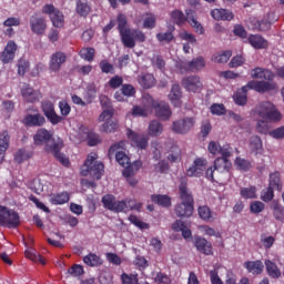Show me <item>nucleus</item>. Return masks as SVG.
Segmentation results:
<instances>
[{
  "mask_svg": "<svg viewBox=\"0 0 284 284\" xmlns=\"http://www.w3.org/2000/svg\"><path fill=\"white\" fill-rule=\"evenodd\" d=\"M129 34V41L125 42V40H122V45L124 48H135L136 47V41L140 43H145V33L143 31L138 30V29H131V31L128 33Z\"/></svg>",
  "mask_w": 284,
  "mask_h": 284,
  "instance_id": "15",
  "label": "nucleus"
},
{
  "mask_svg": "<svg viewBox=\"0 0 284 284\" xmlns=\"http://www.w3.org/2000/svg\"><path fill=\"white\" fill-rule=\"evenodd\" d=\"M122 284H139V274H126L121 275Z\"/></svg>",
  "mask_w": 284,
  "mask_h": 284,
  "instance_id": "58",
  "label": "nucleus"
},
{
  "mask_svg": "<svg viewBox=\"0 0 284 284\" xmlns=\"http://www.w3.org/2000/svg\"><path fill=\"white\" fill-rule=\"evenodd\" d=\"M50 19L54 28H63L65 23V18L63 16V12H61L60 10L54 11V13L50 17Z\"/></svg>",
  "mask_w": 284,
  "mask_h": 284,
  "instance_id": "48",
  "label": "nucleus"
},
{
  "mask_svg": "<svg viewBox=\"0 0 284 284\" xmlns=\"http://www.w3.org/2000/svg\"><path fill=\"white\" fill-rule=\"evenodd\" d=\"M265 210V204L261 201H254L250 205V211L252 214H261Z\"/></svg>",
  "mask_w": 284,
  "mask_h": 284,
  "instance_id": "63",
  "label": "nucleus"
},
{
  "mask_svg": "<svg viewBox=\"0 0 284 284\" xmlns=\"http://www.w3.org/2000/svg\"><path fill=\"white\" fill-rule=\"evenodd\" d=\"M122 150H125V141L112 144L109 149L108 156L109 159H113L115 156L116 163L122 168H125L126 165H130V156H128V154Z\"/></svg>",
  "mask_w": 284,
  "mask_h": 284,
  "instance_id": "5",
  "label": "nucleus"
},
{
  "mask_svg": "<svg viewBox=\"0 0 284 284\" xmlns=\"http://www.w3.org/2000/svg\"><path fill=\"white\" fill-rule=\"evenodd\" d=\"M183 97V91L181 90V85L173 84L171 88V92L169 94V99L173 105H181V98Z\"/></svg>",
  "mask_w": 284,
  "mask_h": 284,
  "instance_id": "37",
  "label": "nucleus"
},
{
  "mask_svg": "<svg viewBox=\"0 0 284 284\" xmlns=\"http://www.w3.org/2000/svg\"><path fill=\"white\" fill-rule=\"evenodd\" d=\"M207 168V160L203 158H197L194 160L193 165L186 170V176H201Z\"/></svg>",
  "mask_w": 284,
  "mask_h": 284,
  "instance_id": "19",
  "label": "nucleus"
},
{
  "mask_svg": "<svg viewBox=\"0 0 284 284\" xmlns=\"http://www.w3.org/2000/svg\"><path fill=\"white\" fill-rule=\"evenodd\" d=\"M257 114L262 119H265L266 121H272L273 123H277V121H281L283 119V115H281V112H278V109L271 102H262L257 106Z\"/></svg>",
  "mask_w": 284,
  "mask_h": 284,
  "instance_id": "6",
  "label": "nucleus"
},
{
  "mask_svg": "<svg viewBox=\"0 0 284 284\" xmlns=\"http://www.w3.org/2000/svg\"><path fill=\"white\" fill-rule=\"evenodd\" d=\"M244 267L247 272L255 275L263 274V270H265V265L261 260L247 261L244 263Z\"/></svg>",
  "mask_w": 284,
  "mask_h": 284,
  "instance_id": "30",
  "label": "nucleus"
},
{
  "mask_svg": "<svg viewBox=\"0 0 284 284\" xmlns=\"http://www.w3.org/2000/svg\"><path fill=\"white\" fill-rule=\"evenodd\" d=\"M116 22H118V30H119V32H120V39H121V41L123 42H126L128 43V41H130V36H129V33H130V31L132 30V29H130L129 27H128V17L125 16V14H123V13H120V14H118V17H116Z\"/></svg>",
  "mask_w": 284,
  "mask_h": 284,
  "instance_id": "18",
  "label": "nucleus"
},
{
  "mask_svg": "<svg viewBox=\"0 0 284 284\" xmlns=\"http://www.w3.org/2000/svg\"><path fill=\"white\" fill-rule=\"evenodd\" d=\"M32 156H34V153L32 151H27L26 149H19L18 152L14 154V161L21 164L24 161L32 159Z\"/></svg>",
  "mask_w": 284,
  "mask_h": 284,
  "instance_id": "46",
  "label": "nucleus"
},
{
  "mask_svg": "<svg viewBox=\"0 0 284 284\" xmlns=\"http://www.w3.org/2000/svg\"><path fill=\"white\" fill-rule=\"evenodd\" d=\"M195 123L196 120L194 118L186 116L173 122L172 130L175 134H187L194 128Z\"/></svg>",
  "mask_w": 284,
  "mask_h": 284,
  "instance_id": "11",
  "label": "nucleus"
},
{
  "mask_svg": "<svg viewBox=\"0 0 284 284\" xmlns=\"http://www.w3.org/2000/svg\"><path fill=\"white\" fill-rule=\"evenodd\" d=\"M83 263L89 267H99L103 265V260L94 253H89L83 257Z\"/></svg>",
  "mask_w": 284,
  "mask_h": 284,
  "instance_id": "38",
  "label": "nucleus"
},
{
  "mask_svg": "<svg viewBox=\"0 0 284 284\" xmlns=\"http://www.w3.org/2000/svg\"><path fill=\"white\" fill-rule=\"evenodd\" d=\"M156 39L160 43H172L174 41V33L172 31L160 32L156 34Z\"/></svg>",
  "mask_w": 284,
  "mask_h": 284,
  "instance_id": "57",
  "label": "nucleus"
},
{
  "mask_svg": "<svg viewBox=\"0 0 284 284\" xmlns=\"http://www.w3.org/2000/svg\"><path fill=\"white\" fill-rule=\"evenodd\" d=\"M126 203V212L134 210L135 212H141V207H143V203H136V200L126 199L124 200Z\"/></svg>",
  "mask_w": 284,
  "mask_h": 284,
  "instance_id": "60",
  "label": "nucleus"
},
{
  "mask_svg": "<svg viewBox=\"0 0 284 284\" xmlns=\"http://www.w3.org/2000/svg\"><path fill=\"white\" fill-rule=\"evenodd\" d=\"M138 83L143 90H150L156 85V79L152 73H142L138 77Z\"/></svg>",
  "mask_w": 284,
  "mask_h": 284,
  "instance_id": "27",
  "label": "nucleus"
},
{
  "mask_svg": "<svg viewBox=\"0 0 284 284\" xmlns=\"http://www.w3.org/2000/svg\"><path fill=\"white\" fill-rule=\"evenodd\" d=\"M261 199L264 201V203H270V201L274 199V189L267 186V189L262 192Z\"/></svg>",
  "mask_w": 284,
  "mask_h": 284,
  "instance_id": "64",
  "label": "nucleus"
},
{
  "mask_svg": "<svg viewBox=\"0 0 284 284\" xmlns=\"http://www.w3.org/2000/svg\"><path fill=\"white\" fill-rule=\"evenodd\" d=\"M179 195L182 203H189L191 205H194V196L192 195V192H190V189H187V179L182 178L180 185H179Z\"/></svg>",
  "mask_w": 284,
  "mask_h": 284,
  "instance_id": "21",
  "label": "nucleus"
},
{
  "mask_svg": "<svg viewBox=\"0 0 284 284\" xmlns=\"http://www.w3.org/2000/svg\"><path fill=\"white\" fill-rule=\"evenodd\" d=\"M250 148L253 154H263V141L258 135H254L251 138Z\"/></svg>",
  "mask_w": 284,
  "mask_h": 284,
  "instance_id": "41",
  "label": "nucleus"
},
{
  "mask_svg": "<svg viewBox=\"0 0 284 284\" xmlns=\"http://www.w3.org/2000/svg\"><path fill=\"white\" fill-rule=\"evenodd\" d=\"M41 110L51 125H59V123H63V121H65L63 116L57 114L54 103L50 101L41 102Z\"/></svg>",
  "mask_w": 284,
  "mask_h": 284,
  "instance_id": "9",
  "label": "nucleus"
},
{
  "mask_svg": "<svg viewBox=\"0 0 284 284\" xmlns=\"http://www.w3.org/2000/svg\"><path fill=\"white\" fill-rule=\"evenodd\" d=\"M211 17H213L215 21H232L234 19V13L227 9H213L211 11Z\"/></svg>",
  "mask_w": 284,
  "mask_h": 284,
  "instance_id": "29",
  "label": "nucleus"
},
{
  "mask_svg": "<svg viewBox=\"0 0 284 284\" xmlns=\"http://www.w3.org/2000/svg\"><path fill=\"white\" fill-rule=\"evenodd\" d=\"M61 150H63V140L61 138H58L52 146H47V152H52L54 159L64 165V168H68L70 160L65 158V154L61 153Z\"/></svg>",
  "mask_w": 284,
  "mask_h": 284,
  "instance_id": "10",
  "label": "nucleus"
},
{
  "mask_svg": "<svg viewBox=\"0 0 284 284\" xmlns=\"http://www.w3.org/2000/svg\"><path fill=\"white\" fill-rule=\"evenodd\" d=\"M136 94V89L132 84H122L121 89L115 91L114 99L115 101H119L120 103H123V101H128L131 97H134Z\"/></svg>",
  "mask_w": 284,
  "mask_h": 284,
  "instance_id": "20",
  "label": "nucleus"
},
{
  "mask_svg": "<svg viewBox=\"0 0 284 284\" xmlns=\"http://www.w3.org/2000/svg\"><path fill=\"white\" fill-rule=\"evenodd\" d=\"M95 50L94 48H82L79 52L81 59H83L84 61H89L92 62L94 61V54H95Z\"/></svg>",
  "mask_w": 284,
  "mask_h": 284,
  "instance_id": "51",
  "label": "nucleus"
},
{
  "mask_svg": "<svg viewBox=\"0 0 284 284\" xmlns=\"http://www.w3.org/2000/svg\"><path fill=\"white\" fill-rule=\"evenodd\" d=\"M119 130V122L115 120H108L102 124V132L106 134H112V132H116Z\"/></svg>",
  "mask_w": 284,
  "mask_h": 284,
  "instance_id": "50",
  "label": "nucleus"
},
{
  "mask_svg": "<svg viewBox=\"0 0 284 284\" xmlns=\"http://www.w3.org/2000/svg\"><path fill=\"white\" fill-rule=\"evenodd\" d=\"M271 209L273 210V216L276 221L281 223L284 222V206L280 204L278 201L274 200L271 204Z\"/></svg>",
  "mask_w": 284,
  "mask_h": 284,
  "instance_id": "40",
  "label": "nucleus"
},
{
  "mask_svg": "<svg viewBox=\"0 0 284 284\" xmlns=\"http://www.w3.org/2000/svg\"><path fill=\"white\" fill-rule=\"evenodd\" d=\"M144 100L150 103L151 108L155 112V116L161 121H168L172 116V109L166 102L156 101L150 94L145 95Z\"/></svg>",
  "mask_w": 284,
  "mask_h": 284,
  "instance_id": "3",
  "label": "nucleus"
},
{
  "mask_svg": "<svg viewBox=\"0 0 284 284\" xmlns=\"http://www.w3.org/2000/svg\"><path fill=\"white\" fill-rule=\"evenodd\" d=\"M248 43L255 50H265L270 45V43L260 34H251L248 36Z\"/></svg>",
  "mask_w": 284,
  "mask_h": 284,
  "instance_id": "28",
  "label": "nucleus"
},
{
  "mask_svg": "<svg viewBox=\"0 0 284 284\" xmlns=\"http://www.w3.org/2000/svg\"><path fill=\"white\" fill-rule=\"evenodd\" d=\"M18 48L17 42H14V40H10L0 54V61H2V63H10L14 61Z\"/></svg>",
  "mask_w": 284,
  "mask_h": 284,
  "instance_id": "16",
  "label": "nucleus"
},
{
  "mask_svg": "<svg viewBox=\"0 0 284 284\" xmlns=\"http://www.w3.org/2000/svg\"><path fill=\"white\" fill-rule=\"evenodd\" d=\"M257 192L258 190L256 189V186L251 185L248 187H242L240 190V196L245 200L258 199Z\"/></svg>",
  "mask_w": 284,
  "mask_h": 284,
  "instance_id": "42",
  "label": "nucleus"
},
{
  "mask_svg": "<svg viewBox=\"0 0 284 284\" xmlns=\"http://www.w3.org/2000/svg\"><path fill=\"white\" fill-rule=\"evenodd\" d=\"M191 63V72H199V70H203L205 68V59L203 57H197L190 61Z\"/></svg>",
  "mask_w": 284,
  "mask_h": 284,
  "instance_id": "55",
  "label": "nucleus"
},
{
  "mask_svg": "<svg viewBox=\"0 0 284 284\" xmlns=\"http://www.w3.org/2000/svg\"><path fill=\"white\" fill-rule=\"evenodd\" d=\"M108 85L112 90H118V88L123 87V78L121 75H114L109 80Z\"/></svg>",
  "mask_w": 284,
  "mask_h": 284,
  "instance_id": "61",
  "label": "nucleus"
},
{
  "mask_svg": "<svg viewBox=\"0 0 284 284\" xmlns=\"http://www.w3.org/2000/svg\"><path fill=\"white\" fill-rule=\"evenodd\" d=\"M129 221L130 223H132V225H135V227H139V230H150V224L141 221V219H139V216L131 214L129 216Z\"/></svg>",
  "mask_w": 284,
  "mask_h": 284,
  "instance_id": "56",
  "label": "nucleus"
},
{
  "mask_svg": "<svg viewBox=\"0 0 284 284\" xmlns=\"http://www.w3.org/2000/svg\"><path fill=\"white\" fill-rule=\"evenodd\" d=\"M126 136L135 148H139L140 150H145V148H148V135L139 134L132 131V129H128Z\"/></svg>",
  "mask_w": 284,
  "mask_h": 284,
  "instance_id": "17",
  "label": "nucleus"
},
{
  "mask_svg": "<svg viewBox=\"0 0 284 284\" xmlns=\"http://www.w3.org/2000/svg\"><path fill=\"white\" fill-rule=\"evenodd\" d=\"M149 134L150 136H160L163 134V124L159 120H153L149 124Z\"/></svg>",
  "mask_w": 284,
  "mask_h": 284,
  "instance_id": "45",
  "label": "nucleus"
},
{
  "mask_svg": "<svg viewBox=\"0 0 284 284\" xmlns=\"http://www.w3.org/2000/svg\"><path fill=\"white\" fill-rule=\"evenodd\" d=\"M186 14V16H185ZM171 19L175 26H184L185 22L190 23L197 34H205L203 24L196 21V12L192 9H186L185 13L176 9L171 12Z\"/></svg>",
  "mask_w": 284,
  "mask_h": 284,
  "instance_id": "1",
  "label": "nucleus"
},
{
  "mask_svg": "<svg viewBox=\"0 0 284 284\" xmlns=\"http://www.w3.org/2000/svg\"><path fill=\"white\" fill-rule=\"evenodd\" d=\"M34 114H27L22 123L27 125V128H43L45 125V116L39 113V110L33 109Z\"/></svg>",
  "mask_w": 284,
  "mask_h": 284,
  "instance_id": "13",
  "label": "nucleus"
},
{
  "mask_svg": "<svg viewBox=\"0 0 284 284\" xmlns=\"http://www.w3.org/2000/svg\"><path fill=\"white\" fill-rule=\"evenodd\" d=\"M92 8L88 3V0H77L75 12L79 17H88Z\"/></svg>",
  "mask_w": 284,
  "mask_h": 284,
  "instance_id": "39",
  "label": "nucleus"
},
{
  "mask_svg": "<svg viewBox=\"0 0 284 284\" xmlns=\"http://www.w3.org/2000/svg\"><path fill=\"white\" fill-rule=\"evenodd\" d=\"M232 59V51L226 50L223 52H217L212 55L211 60L213 63H227Z\"/></svg>",
  "mask_w": 284,
  "mask_h": 284,
  "instance_id": "43",
  "label": "nucleus"
},
{
  "mask_svg": "<svg viewBox=\"0 0 284 284\" xmlns=\"http://www.w3.org/2000/svg\"><path fill=\"white\" fill-rule=\"evenodd\" d=\"M231 168H232V162L226 158H217L214 161V170H216V172H219L220 174L230 172Z\"/></svg>",
  "mask_w": 284,
  "mask_h": 284,
  "instance_id": "34",
  "label": "nucleus"
},
{
  "mask_svg": "<svg viewBox=\"0 0 284 284\" xmlns=\"http://www.w3.org/2000/svg\"><path fill=\"white\" fill-rule=\"evenodd\" d=\"M172 230H173V232H182V236L185 240L192 239V231L190 229H187V225L185 224V222H183L181 220H176L172 224Z\"/></svg>",
  "mask_w": 284,
  "mask_h": 284,
  "instance_id": "32",
  "label": "nucleus"
},
{
  "mask_svg": "<svg viewBox=\"0 0 284 284\" xmlns=\"http://www.w3.org/2000/svg\"><path fill=\"white\" fill-rule=\"evenodd\" d=\"M21 97L24 103H39L43 94L41 93L40 90H36L34 88L30 87V84H26L21 89Z\"/></svg>",
  "mask_w": 284,
  "mask_h": 284,
  "instance_id": "12",
  "label": "nucleus"
},
{
  "mask_svg": "<svg viewBox=\"0 0 284 284\" xmlns=\"http://www.w3.org/2000/svg\"><path fill=\"white\" fill-rule=\"evenodd\" d=\"M55 141L57 139H54L52 132L47 129H38L33 135L34 145H44L45 152H48V146L52 148V145H54Z\"/></svg>",
  "mask_w": 284,
  "mask_h": 284,
  "instance_id": "8",
  "label": "nucleus"
},
{
  "mask_svg": "<svg viewBox=\"0 0 284 284\" xmlns=\"http://www.w3.org/2000/svg\"><path fill=\"white\" fill-rule=\"evenodd\" d=\"M270 17H274V13H268L267 18H263L261 21H257L260 32H267V30L272 28L274 20H270Z\"/></svg>",
  "mask_w": 284,
  "mask_h": 284,
  "instance_id": "49",
  "label": "nucleus"
},
{
  "mask_svg": "<svg viewBox=\"0 0 284 284\" xmlns=\"http://www.w3.org/2000/svg\"><path fill=\"white\" fill-rule=\"evenodd\" d=\"M144 22L143 28L148 30H152L153 28H156V17L153 13L146 12L144 14Z\"/></svg>",
  "mask_w": 284,
  "mask_h": 284,
  "instance_id": "53",
  "label": "nucleus"
},
{
  "mask_svg": "<svg viewBox=\"0 0 284 284\" xmlns=\"http://www.w3.org/2000/svg\"><path fill=\"white\" fill-rule=\"evenodd\" d=\"M8 148H10V133L4 130L0 133V154H6Z\"/></svg>",
  "mask_w": 284,
  "mask_h": 284,
  "instance_id": "47",
  "label": "nucleus"
},
{
  "mask_svg": "<svg viewBox=\"0 0 284 284\" xmlns=\"http://www.w3.org/2000/svg\"><path fill=\"white\" fill-rule=\"evenodd\" d=\"M21 224L19 213L0 205V225L1 227L17 229Z\"/></svg>",
  "mask_w": 284,
  "mask_h": 284,
  "instance_id": "4",
  "label": "nucleus"
},
{
  "mask_svg": "<svg viewBox=\"0 0 284 284\" xmlns=\"http://www.w3.org/2000/svg\"><path fill=\"white\" fill-rule=\"evenodd\" d=\"M59 110H60V113L63 119V116H69L70 115V112H72V106H70V104L65 101V100H62L59 102Z\"/></svg>",
  "mask_w": 284,
  "mask_h": 284,
  "instance_id": "62",
  "label": "nucleus"
},
{
  "mask_svg": "<svg viewBox=\"0 0 284 284\" xmlns=\"http://www.w3.org/2000/svg\"><path fill=\"white\" fill-rule=\"evenodd\" d=\"M174 213L179 219H190L194 214V204L187 202L178 203L174 207Z\"/></svg>",
  "mask_w": 284,
  "mask_h": 284,
  "instance_id": "22",
  "label": "nucleus"
},
{
  "mask_svg": "<svg viewBox=\"0 0 284 284\" xmlns=\"http://www.w3.org/2000/svg\"><path fill=\"white\" fill-rule=\"evenodd\" d=\"M99 65L103 74H114V65L108 60H101Z\"/></svg>",
  "mask_w": 284,
  "mask_h": 284,
  "instance_id": "59",
  "label": "nucleus"
},
{
  "mask_svg": "<svg viewBox=\"0 0 284 284\" xmlns=\"http://www.w3.org/2000/svg\"><path fill=\"white\" fill-rule=\"evenodd\" d=\"M197 214L200 219L206 223H212V221L216 220V213L212 212V209H210L207 205L199 206Z\"/></svg>",
  "mask_w": 284,
  "mask_h": 284,
  "instance_id": "31",
  "label": "nucleus"
},
{
  "mask_svg": "<svg viewBox=\"0 0 284 284\" xmlns=\"http://www.w3.org/2000/svg\"><path fill=\"white\" fill-rule=\"evenodd\" d=\"M30 26H31V31L34 34H43V32H45V28H48V26L45 24V19L39 17V14L37 13L31 16Z\"/></svg>",
  "mask_w": 284,
  "mask_h": 284,
  "instance_id": "23",
  "label": "nucleus"
},
{
  "mask_svg": "<svg viewBox=\"0 0 284 284\" xmlns=\"http://www.w3.org/2000/svg\"><path fill=\"white\" fill-rule=\"evenodd\" d=\"M151 201L155 205H160V207H171L172 206V197H170V195L153 194V195H151Z\"/></svg>",
  "mask_w": 284,
  "mask_h": 284,
  "instance_id": "35",
  "label": "nucleus"
},
{
  "mask_svg": "<svg viewBox=\"0 0 284 284\" xmlns=\"http://www.w3.org/2000/svg\"><path fill=\"white\" fill-rule=\"evenodd\" d=\"M182 85L187 92H201L203 83L199 75H189L182 79Z\"/></svg>",
  "mask_w": 284,
  "mask_h": 284,
  "instance_id": "14",
  "label": "nucleus"
},
{
  "mask_svg": "<svg viewBox=\"0 0 284 284\" xmlns=\"http://www.w3.org/2000/svg\"><path fill=\"white\" fill-rule=\"evenodd\" d=\"M168 161L171 163H176V161H181V149L179 145H172L170 153L168 155Z\"/></svg>",
  "mask_w": 284,
  "mask_h": 284,
  "instance_id": "54",
  "label": "nucleus"
},
{
  "mask_svg": "<svg viewBox=\"0 0 284 284\" xmlns=\"http://www.w3.org/2000/svg\"><path fill=\"white\" fill-rule=\"evenodd\" d=\"M266 274L270 278H281V268L271 260H265Z\"/></svg>",
  "mask_w": 284,
  "mask_h": 284,
  "instance_id": "36",
  "label": "nucleus"
},
{
  "mask_svg": "<svg viewBox=\"0 0 284 284\" xmlns=\"http://www.w3.org/2000/svg\"><path fill=\"white\" fill-rule=\"evenodd\" d=\"M115 203H116V197L112 194H106L102 197L103 207H105V210H110V212L114 210Z\"/></svg>",
  "mask_w": 284,
  "mask_h": 284,
  "instance_id": "52",
  "label": "nucleus"
},
{
  "mask_svg": "<svg viewBox=\"0 0 284 284\" xmlns=\"http://www.w3.org/2000/svg\"><path fill=\"white\" fill-rule=\"evenodd\" d=\"M70 201V194L68 192H61L51 196L52 205H65Z\"/></svg>",
  "mask_w": 284,
  "mask_h": 284,
  "instance_id": "44",
  "label": "nucleus"
},
{
  "mask_svg": "<svg viewBox=\"0 0 284 284\" xmlns=\"http://www.w3.org/2000/svg\"><path fill=\"white\" fill-rule=\"evenodd\" d=\"M248 90H254L255 92H272V90H276V82H267V81H256L251 80L246 85L242 87L241 92L247 97Z\"/></svg>",
  "mask_w": 284,
  "mask_h": 284,
  "instance_id": "7",
  "label": "nucleus"
},
{
  "mask_svg": "<svg viewBox=\"0 0 284 284\" xmlns=\"http://www.w3.org/2000/svg\"><path fill=\"white\" fill-rule=\"evenodd\" d=\"M268 187L275 190L276 192H283V181L281 180L280 172H274L270 174Z\"/></svg>",
  "mask_w": 284,
  "mask_h": 284,
  "instance_id": "33",
  "label": "nucleus"
},
{
  "mask_svg": "<svg viewBox=\"0 0 284 284\" xmlns=\"http://www.w3.org/2000/svg\"><path fill=\"white\" fill-rule=\"evenodd\" d=\"M97 159H99L97 153H91L88 155L84 164L81 166V176H88V174H91V176L97 179V181L103 176V172H105V165H103L102 162H98Z\"/></svg>",
  "mask_w": 284,
  "mask_h": 284,
  "instance_id": "2",
  "label": "nucleus"
},
{
  "mask_svg": "<svg viewBox=\"0 0 284 284\" xmlns=\"http://www.w3.org/2000/svg\"><path fill=\"white\" fill-rule=\"evenodd\" d=\"M65 53L58 51L51 55L50 63H49V70L51 72H59L61 70V67L65 62Z\"/></svg>",
  "mask_w": 284,
  "mask_h": 284,
  "instance_id": "24",
  "label": "nucleus"
},
{
  "mask_svg": "<svg viewBox=\"0 0 284 284\" xmlns=\"http://www.w3.org/2000/svg\"><path fill=\"white\" fill-rule=\"evenodd\" d=\"M194 245L197 250V252H201V254H205V256H212V243H210L205 237L197 236L195 237Z\"/></svg>",
  "mask_w": 284,
  "mask_h": 284,
  "instance_id": "26",
  "label": "nucleus"
},
{
  "mask_svg": "<svg viewBox=\"0 0 284 284\" xmlns=\"http://www.w3.org/2000/svg\"><path fill=\"white\" fill-rule=\"evenodd\" d=\"M251 77L252 79H264L266 83H273L272 81H274V73L261 67H256L251 70Z\"/></svg>",
  "mask_w": 284,
  "mask_h": 284,
  "instance_id": "25",
  "label": "nucleus"
}]
</instances>
